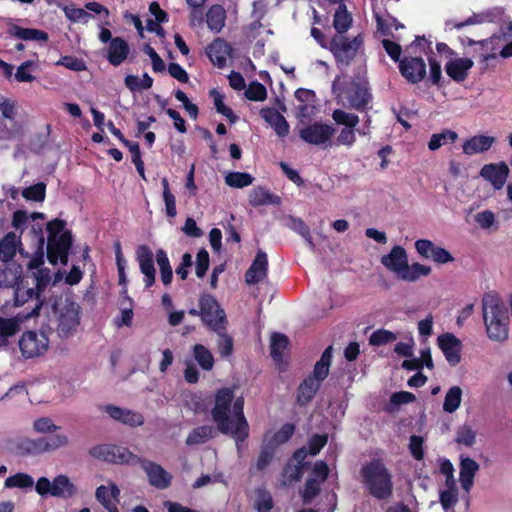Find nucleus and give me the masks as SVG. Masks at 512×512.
I'll list each match as a JSON object with an SVG mask.
<instances>
[{
    "mask_svg": "<svg viewBox=\"0 0 512 512\" xmlns=\"http://www.w3.org/2000/svg\"><path fill=\"white\" fill-rule=\"evenodd\" d=\"M244 399H234L232 388L223 387L216 391L211 416L219 432L232 435L237 444L249 436V425L244 415Z\"/></svg>",
    "mask_w": 512,
    "mask_h": 512,
    "instance_id": "obj_1",
    "label": "nucleus"
},
{
    "mask_svg": "<svg viewBox=\"0 0 512 512\" xmlns=\"http://www.w3.org/2000/svg\"><path fill=\"white\" fill-rule=\"evenodd\" d=\"M89 454L109 463L140 465L147 474L150 485L157 489H166L171 485L172 475L161 465L135 455L126 447L113 444L95 445L89 449Z\"/></svg>",
    "mask_w": 512,
    "mask_h": 512,
    "instance_id": "obj_2",
    "label": "nucleus"
},
{
    "mask_svg": "<svg viewBox=\"0 0 512 512\" xmlns=\"http://www.w3.org/2000/svg\"><path fill=\"white\" fill-rule=\"evenodd\" d=\"M361 483L369 494L378 500H387L393 494V480L390 470L381 458L365 462L359 471Z\"/></svg>",
    "mask_w": 512,
    "mask_h": 512,
    "instance_id": "obj_3",
    "label": "nucleus"
},
{
    "mask_svg": "<svg viewBox=\"0 0 512 512\" xmlns=\"http://www.w3.org/2000/svg\"><path fill=\"white\" fill-rule=\"evenodd\" d=\"M482 310L488 337L493 341H505L509 332V314L505 303L495 292H487L482 298Z\"/></svg>",
    "mask_w": 512,
    "mask_h": 512,
    "instance_id": "obj_4",
    "label": "nucleus"
},
{
    "mask_svg": "<svg viewBox=\"0 0 512 512\" xmlns=\"http://www.w3.org/2000/svg\"><path fill=\"white\" fill-rule=\"evenodd\" d=\"M52 314L55 331L60 339H68L77 332L81 320V307L71 296L53 297Z\"/></svg>",
    "mask_w": 512,
    "mask_h": 512,
    "instance_id": "obj_5",
    "label": "nucleus"
},
{
    "mask_svg": "<svg viewBox=\"0 0 512 512\" xmlns=\"http://www.w3.org/2000/svg\"><path fill=\"white\" fill-rule=\"evenodd\" d=\"M364 42L361 34L349 40L343 35H335L329 42V50L333 54L338 66H349L356 57L358 50Z\"/></svg>",
    "mask_w": 512,
    "mask_h": 512,
    "instance_id": "obj_6",
    "label": "nucleus"
},
{
    "mask_svg": "<svg viewBox=\"0 0 512 512\" xmlns=\"http://www.w3.org/2000/svg\"><path fill=\"white\" fill-rule=\"evenodd\" d=\"M199 308L202 310V322L212 331L219 332L226 329V314L214 296L204 293L199 299Z\"/></svg>",
    "mask_w": 512,
    "mask_h": 512,
    "instance_id": "obj_7",
    "label": "nucleus"
},
{
    "mask_svg": "<svg viewBox=\"0 0 512 512\" xmlns=\"http://www.w3.org/2000/svg\"><path fill=\"white\" fill-rule=\"evenodd\" d=\"M18 346L25 359H33L48 351L49 339L44 332L28 330L21 335Z\"/></svg>",
    "mask_w": 512,
    "mask_h": 512,
    "instance_id": "obj_8",
    "label": "nucleus"
},
{
    "mask_svg": "<svg viewBox=\"0 0 512 512\" xmlns=\"http://www.w3.org/2000/svg\"><path fill=\"white\" fill-rule=\"evenodd\" d=\"M73 244V235L66 230L57 238L47 237V259L51 265L68 264V257Z\"/></svg>",
    "mask_w": 512,
    "mask_h": 512,
    "instance_id": "obj_9",
    "label": "nucleus"
},
{
    "mask_svg": "<svg viewBox=\"0 0 512 512\" xmlns=\"http://www.w3.org/2000/svg\"><path fill=\"white\" fill-rule=\"evenodd\" d=\"M399 71L408 83L417 84L427 74L425 60L421 56L405 55L400 61Z\"/></svg>",
    "mask_w": 512,
    "mask_h": 512,
    "instance_id": "obj_10",
    "label": "nucleus"
},
{
    "mask_svg": "<svg viewBox=\"0 0 512 512\" xmlns=\"http://www.w3.org/2000/svg\"><path fill=\"white\" fill-rule=\"evenodd\" d=\"M333 126L321 122H314L300 130V138L308 144L321 145L328 142L333 136Z\"/></svg>",
    "mask_w": 512,
    "mask_h": 512,
    "instance_id": "obj_11",
    "label": "nucleus"
},
{
    "mask_svg": "<svg viewBox=\"0 0 512 512\" xmlns=\"http://www.w3.org/2000/svg\"><path fill=\"white\" fill-rule=\"evenodd\" d=\"M417 253L425 258H431L437 264H446L454 261V257L445 248L436 246L431 240L418 239L415 242Z\"/></svg>",
    "mask_w": 512,
    "mask_h": 512,
    "instance_id": "obj_12",
    "label": "nucleus"
},
{
    "mask_svg": "<svg viewBox=\"0 0 512 512\" xmlns=\"http://www.w3.org/2000/svg\"><path fill=\"white\" fill-rule=\"evenodd\" d=\"M136 260L141 273L144 275L145 287L150 288L155 283L156 275L154 255L151 248L145 244L139 245L136 248Z\"/></svg>",
    "mask_w": 512,
    "mask_h": 512,
    "instance_id": "obj_13",
    "label": "nucleus"
},
{
    "mask_svg": "<svg viewBox=\"0 0 512 512\" xmlns=\"http://www.w3.org/2000/svg\"><path fill=\"white\" fill-rule=\"evenodd\" d=\"M437 343L450 366L454 367L461 362L462 342L454 334L439 335Z\"/></svg>",
    "mask_w": 512,
    "mask_h": 512,
    "instance_id": "obj_14",
    "label": "nucleus"
},
{
    "mask_svg": "<svg viewBox=\"0 0 512 512\" xmlns=\"http://www.w3.org/2000/svg\"><path fill=\"white\" fill-rule=\"evenodd\" d=\"M24 278L21 264L9 262L0 266V288L15 291L24 282Z\"/></svg>",
    "mask_w": 512,
    "mask_h": 512,
    "instance_id": "obj_15",
    "label": "nucleus"
},
{
    "mask_svg": "<svg viewBox=\"0 0 512 512\" xmlns=\"http://www.w3.org/2000/svg\"><path fill=\"white\" fill-rule=\"evenodd\" d=\"M232 52V46L226 40L219 37L206 47V54L209 60L218 68L226 66L227 57H230Z\"/></svg>",
    "mask_w": 512,
    "mask_h": 512,
    "instance_id": "obj_16",
    "label": "nucleus"
},
{
    "mask_svg": "<svg viewBox=\"0 0 512 512\" xmlns=\"http://www.w3.org/2000/svg\"><path fill=\"white\" fill-rule=\"evenodd\" d=\"M508 175L509 168L505 162L485 164L480 170V176L489 181L496 190L503 188Z\"/></svg>",
    "mask_w": 512,
    "mask_h": 512,
    "instance_id": "obj_17",
    "label": "nucleus"
},
{
    "mask_svg": "<svg viewBox=\"0 0 512 512\" xmlns=\"http://www.w3.org/2000/svg\"><path fill=\"white\" fill-rule=\"evenodd\" d=\"M346 96L353 108L359 111L366 109L372 99L367 83L351 82L347 87Z\"/></svg>",
    "mask_w": 512,
    "mask_h": 512,
    "instance_id": "obj_18",
    "label": "nucleus"
},
{
    "mask_svg": "<svg viewBox=\"0 0 512 512\" xmlns=\"http://www.w3.org/2000/svg\"><path fill=\"white\" fill-rule=\"evenodd\" d=\"M17 252L23 255L21 236L15 232H7L0 239V261L3 263L14 262Z\"/></svg>",
    "mask_w": 512,
    "mask_h": 512,
    "instance_id": "obj_19",
    "label": "nucleus"
},
{
    "mask_svg": "<svg viewBox=\"0 0 512 512\" xmlns=\"http://www.w3.org/2000/svg\"><path fill=\"white\" fill-rule=\"evenodd\" d=\"M381 263L400 278L408 264L407 252L402 246L395 245L388 254L381 257Z\"/></svg>",
    "mask_w": 512,
    "mask_h": 512,
    "instance_id": "obj_20",
    "label": "nucleus"
},
{
    "mask_svg": "<svg viewBox=\"0 0 512 512\" xmlns=\"http://www.w3.org/2000/svg\"><path fill=\"white\" fill-rule=\"evenodd\" d=\"M130 54L129 43L122 37H114L106 48L105 58L114 67L120 66Z\"/></svg>",
    "mask_w": 512,
    "mask_h": 512,
    "instance_id": "obj_21",
    "label": "nucleus"
},
{
    "mask_svg": "<svg viewBox=\"0 0 512 512\" xmlns=\"http://www.w3.org/2000/svg\"><path fill=\"white\" fill-rule=\"evenodd\" d=\"M105 411L112 419L130 427H139L144 424V416L139 412L111 404L105 407Z\"/></svg>",
    "mask_w": 512,
    "mask_h": 512,
    "instance_id": "obj_22",
    "label": "nucleus"
},
{
    "mask_svg": "<svg viewBox=\"0 0 512 512\" xmlns=\"http://www.w3.org/2000/svg\"><path fill=\"white\" fill-rule=\"evenodd\" d=\"M268 273V258L267 254L263 251H258L252 264L245 272V281L247 284H258L267 278Z\"/></svg>",
    "mask_w": 512,
    "mask_h": 512,
    "instance_id": "obj_23",
    "label": "nucleus"
},
{
    "mask_svg": "<svg viewBox=\"0 0 512 512\" xmlns=\"http://www.w3.org/2000/svg\"><path fill=\"white\" fill-rule=\"evenodd\" d=\"M260 116L267 122L279 137H286L289 133V123L285 117L273 107H264L259 112Z\"/></svg>",
    "mask_w": 512,
    "mask_h": 512,
    "instance_id": "obj_24",
    "label": "nucleus"
},
{
    "mask_svg": "<svg viewBox=\"0 0 512 512\" xmlns=\"http://www.w3.org/2000/svg\"><path fill=\"white\" fill-rule=\"evenodd\" d=\"M474 62L470 58H456L445 64L446 74L455 82L461 83L468 78Z\"/></svg>",
    "mask_w": 512,
    "mask_h": 512,
    "instance_id": "obj_25",
    "label": "nucleus"
},
{
    "mask_svg": "<svg viewBox=\"0 0 512 512\" xmlns=\"http://www.w3.org/2000/svg\"><path fill=\"white\" fill-rule=\"evenodd\" d=\"M479 470V464L472 458L466 456L461 457L459 481L461 487L469 492L474 484V477Z\"/></svg>",
    "mask_w": 512,
    "mask_h": 512,
    "instance_id": "obj_26",
    "label": "nucleus"
},
{
    "mask_svg": "<svg viewBox=\"0 0 512 512\" xmlns=\"http://www.w3.org/2000/svg\"><path fill=\"white\" fill-rule=\"evenodd\" d=\"M321 383L314 377H306L297 387L296 402L299 406L308 405L320 389Z\"/></svg>",
    "mask_w": 512,
    "mask_h": 512,
    "instance_id": "obj_27",
    "label": "nucleus"
},
{
    "mask_svg": "<svg viewBox=\"0 0 512 512\" xmlns=\"http://www.w3.org/2000/svg\"><path fill=\"white\" fill-rule=\"evenodd\" d=\"M495 142V138L492 136L486 135H475L471 138L467 139L463 145V153L465 155H474L478 153H483L488 151L493 143Z\"/></svg>",
    "mask_w": 512,
    "mask_h": 512,
    "instance_id": "obj_28",
    "label": "nucleus"
},
{
    "mask_svg": "<svg viewBox=\"0 0 512 512\" xmlns=\"http://www.w3.org/2000/svg\"><path fill=\"white\" fill-rule=\"evenodd\" d=\"M30 233L33 234V237L36 240V249L34 252L33 257L28 262V269L34 270V269H41L40 267L44 264V246H45V238L43 234L42 227L37 225H33Z\"/></svg>",
    "mask_w": 512,
    "mask_h": 512,
    "instance_id": "obj_29",
    "label": "nucleus"
},
{
    "mask_svg": "<svg viewBox=\"0 0 512 512\" xmlns=\"http://www.w3.org/2000/svg\"><path fill=\"white\" fill-rule=\"evenodd\" d=\"M249 204L252 207L263 205H280L281 199L279 196L272 194L268 189L262 186L254 187L249 193Z\"/></svg>",
    "mask_w": 512,
    "mask_h": 512,
    "instance_id": "obj_30",
    "label": "nucleus"
},
{
    "mask_svg": "<svg viewBox=\"0 0 512 512\" xmlns=\"http://www.w3.org/2000/svg\"><path fill=\"white\" fill-rule=\"evenodd\" d=\"M226 11L220 4L212 5L206 13V23L213 33H219L225 26Z\"/></svg>",
    "mask_w": 512,
    "mask_h": 512,
    "instance_id": "obj_31",
    "label": "nucleus"
},
{
    "mask_svg": "<svg viewBox=\"0 0 512 512\" xmlns=\"http://www.w3.org/2000/svg\"><path fill=\"white\" fill-rule=\"evenodd\" d=\"M332 357L333 347L330 345L323 351L320 359L314 365L312 374L309 376L322 383L329 375Z\"/></svg>",
    "mask_w": 512,
    "mask_h": 512,
    "instance_id": "obj_32",
    "label": "nucleus"
},
{
    "mask_svg": "<svg viewBox=\"0 0 512 512\" xmlns=\"http://www.w3.org/2000/svg\"><path fill=\"white\" fill-rule=\"evenodd\" d=\"M21 330V323L17 318H6L0 322V348L10 345V338Z\"/></svg>",
    "mask_w": 512,
    "mask_h": 512,
    "instance_id": "obj_33",
    "label": "nucleus"
},
{
    "mask_svg": "<svg viewBox=\"0 0 512 512\" xmlns=\"http://www.w3.org/2000/svg\"><path fill=\"white\" fill-rule=\"evenodd\" d=\"M76 493L75 485L66 475H58L53 479L52 496L70 498Z\"/></svg>",
    "mask_w": 512,
    "mask_h": 512,
    "instance_id": "obj_34",
    "label": "nucleus"
},
{
    "mask_svg": "<svg viewBox=\"0 0 512 512\" xmlns=\"http://www.w3.org/2000/svg\"><path fill=\"white\" fill-rule=\"evenodd\" d=\"M289 338L279 332H274L270 339V356L275 362H281L283 359L284 351L288 349Z\"/></svg>",
    "mask_w": 512,
    "mask_h": 512,
    "instance_id": "obj_35",
    "label": "nucleus"
},
{
    "mask_svg": "<svg viewBox=\"0 0 512 512\" xmlns=\"http://www.w3.org/2000/svg\"><path fill=\"white\" fill-rule=\"evenodd\" d=\"M10 34L21 40H35L46 42L49 39L48 33L34 28H23L18 25H14L10 29Z\"/></svg>",
    "mask_w": 512,
    "mask_h": 512,
    "instance_id": "obj_36",
    "label": "nucleus"
},
{
    "mask_svg": "<svg viewBox=\"0 0 512 512\" xmlns=\"http://www.w3.org/2000/svg\"><path fill=\"white\" fill-rule=\"evenodd\" d=\"M215 436V429L209 425H202L194 428L186 438V445L193 446L206 443Z\"/></svg>",
    "mask_w": 512,
    "mask_h": 512,
    "instance_id": "obj_37",
    "label": "nucleus"
},
{
    "mask_svg": "<svg viewBox=\"0 0 512 512\" xmlns=\"http://www.w3.org/2000/svg\"><path fill=\"white\" fill-rule=\"evenodd\" d=\"M431 267L415 262L411 265L407 264L400 279L407 282H415L421 277H426L431 274Z\"/></svg>",
    "mask_w": 512,
    "mask_h": 512,
    "instance_id": "obj_38",
    "label": "nucleus"
},
{
    "mask_svg": "<svg viewBox=\"0 0 512 512\" xmlns=\"http://www.w3.org/2000/svg\"><path fill=\"white\" fill-rule=\"evenodd\" d=\"M458 139V134L450 129H444L440 133H434L431 135L428 142V149L436 151L443 145L448 143H454Z\"/></svg>",
    "mask_w": 512,
    "mask_h": 512,
    "instance_id": "obj_39",
    "label": "nucleus"
},
{
    "mask_svg": "<svg viewBox=\"0 0 512 512\" xmlns=\"http://www.w3.org/2000/svg\"><path fill=\"white\" fill-rule=\"evenodd\" d=\"M352 23V17L348 13L346 5L340 4L334 14L333 27L339 35L347 32Z\"/></svg>",
    "mask_w": 512,
    "mask_h": 512,
    "instance_id": "obj_40",
    "label": "nucleus"
},
{
    "mask_svg": "<svg viewBox=\"0 0 512 512\" xmlns=\"http://www.w3.org/2000/svg\"><path fill=\"white\" fill-rule=\"evenodd\" d=\"M156 262L160 269V276L163 284L165 286L171 284L173 271L167 253L163 249H158L156 251Z\"/></svg>",
    "mask_w": 512,
    "mask_h": 512,
    "instance_id": "obj_41",
    "label": "nucleus"
},
{
    "mask_svg": "<svg viewBox=\"0 0 512 512\" xmlns=\"http://www.w3.org/2000/svg\"><path fill=\"white\" fill-rule=\"evenodd\" d=\"M42 292H38L37 287L30 288L25 285V281L14 291V305L20 307L32 299H40Z\"/></svg>",
    "mask_w": 512,
    "mask_h": 512,
    "instance_id": "obj_42",
    "label": "nucleus"
},
{
    "mask_svg": "<svg viewBox=\"0 0 512 512\" xmlns=\"http://www.w3.org/2000/svg\"><path fill=\"white\" fill-rule=\"evenodd\" d=\"M295 429L296 427L293 423H285L272 435L269 440L266 439V442L273 445V447L277 449L278 446L288 442L292 438L295 433Z\"/></svg>",
    "mask_w": 512,
    "mask_h": 512,
    "instance_id": "obj_43",
    "label": "nucleus"
},
{
    "mask_svg": "<svg viewBox=\"0 0 512 512\" xmlns=\"http://www.w3.org/2000/svg\"><path fill=\"white\" fill-rule=\"evenodd\" d=\"M193 355L195 360L203 370L209 371L213 368V354L204 345L195 344L193 347Z\"/></svg>",
    "mask_w": 512,
    "mask_h": 512,
    "instance_id": "obj_44",
    "label": "nucleus"
},
{
    "mask_svg": "<svg viewBox=\"0 0 512 512\" xmlns=\"http://www.w3.org/2000/svg\"><path fill=\"white\" fill-rule=\"evenodd\" d=\"M120 495V490L115 483H111L110 487H106L101 485L97 487L95 492V497L99 503L104 507L107 504L109 505L113 499L118 501V496Z\"/></svg>",
    "mask_w": 512,
    "mask_h": 512,
    "instance_id": "obj_45",
    "label": "nucleus"
},
{
    "mask_svg": "<svg viewBox=\"0 0 512 512\" xmlns=\"http://www.w3.org/2000/svg\"><path fill=\"white\" fill-rule=\"evenodd\" d=\"M209 95L213 98L216 111L219 114L225 116L230 123H236L238 117L234 114L231 108L227 107L224 104V96L221 93H219L215 88L210 90Z\"/></svg>",
    "mask_w": 512,
    "mask_h": 512,
    "instance_id": "obj_46",
    "label": "nucleus"
},
{
    "mask_svg": "<svg viewBox=\"0 0 512 512\" xmlns=\"http://www.w3.org/2000/svg\"><path fill=\"white\" fill-rule=\"evenodd\" d=\"M462 401V390L459 386L451 387L444 398L443 410L447 413L455 412Z\"/></svg>",
    "mask_w": 512,
    "mask_h": 512,
    "instance_id": "obj_47",
    "label": "nucleus"
},
{
    "mask_svg": "<svg viewBox=\"0 0 512 512\" xmlns=\"http://www.w3.org/2000/svg\"><path fill=\"white\" fill-rule=\"evenodd\" d=\"M275 453H276V449L273 447V445L266 442V436H265L263 444L261 446V450L257 457L256 469L258 471H264L269 466V464L272 462V460L275 456Z\"/></svg>",
    "mask_w": 512,
    "mask_h": 512,
    "instance_id": "obj_48",
    "label": "nucleus"
},
{
    "mask_svg": "<svg viewBox=\"0 0 512 512\" xmlns=\"http://www.w3.org/2000/svg\"><path fill=\"white\" fill-rule=\"evenodd\" d=\"M254 177L247 172H229L225 176V183L232 188H244L251 185Z\"/></svg>",
    "mask_w": 512,
    "mask_h": 512,
    "instance_id": "obj_49",
    "label": "nucleus"
},
{
    "mask_svg": "<svg viewBox=\"0 0 512 512\" xmlns=\"http://www.w3.org/2000/svg\"><path fill=\"white\" fill-rule=\"evenodd\" d=\"M295 98L301 103L298 106L299 113L305 116L308 112L309 105L315 102L316 94L313 90L298 88L295 91Z\"/></svg>",
    "mask_w": 512,
    "mask_h": 512,
    "instance_id": "obj_50",
    "label": "nucleus"
},
{
    "mask_svg": "<svg viewBox=\"0 0 512 512\" xmlns=\"http://www.w3.org/2000/svg\"><path fill=\"white\" fill-rule=\"evenodd\" d=\"M321 492V483L316 478H308L304 489L301 491V497L304 504H310Z\"/></svg>",
    "mask_w": 512,
    "mask_h": 512,
    "instance_id": "obj_51",
    "label": "nucleus"
},
{
    "mask_svg": "<svg viewBox=\"0 0 512 512\" xmlns=\"http://www.w3.org/2000/svg\"><path fill=\"white\" fill-rule=\"evenodd\" d=\"M34 484L33 478L26 473H17L9 476L4 482L6 488H29Z\"/></svg>",
    "mask_w": 512,
    "mask_h": 512,
    "instance_id": "obj_52",
    "label": "nucleus"
},
{
    "mask_svg": "<svg viewBox=\"0 0 512 512\" xmlns=\"http://www.w3.org/2000/svg\"><path fill=\"white\" fill-rule=\"evenodd\" d=\"M289 227L303 237L311 248L315 247L310 228L301 218L290 217Z\"/></svg>",
    "mask_w": 512,
    "mask_h": 512,
    "instance_id": "obj_53",
    "label": "nucleus"
},
{
    "mask_svg": "<svg viewBox=\"0 0 512 512\" xmlns=\"http://www.w3.org/2000/svg\"><path fill=\"white\" fill-rule=\"evenodd\" d=\"M161 184L163 188V199L165 202L166 214L168 217L173 218L177 214L175 196L170 191L169 181L167 178H163Z\"/></svg>",
    "mask_w": 512,
    "mask_h": 512,
    "instance_id": "obj_54",
    "label": "nucleus"
},
{
    "mask_svg": "<svg viewBox=\"0 0 512 512\" xmlns=\"http://www.w3.org/2000/svg\"><path fill=\"white\" fill-rule=\"evenodd\" d=\"M22 196L29 201L42 202L46 196V184L38 182L29 186L22 191Z\"/></svg>",
    "mask_w": 512,
    "mask_h": 512,
    "instance_id": "obj_55",
    "label": "nucleus"
},
{
    "mask_svg": "<svg viewBox=\"0 0 512 512\" xmlns=\"http://www.w3.org/2000/svg\"><path fill=\"white\" fill-rule=\"evenodd\" d=\"M332 118L337 124L344 125L346 128H355L359 123V117L353 113H347L341 109H335Z\"/></svg>",
    "mask_w": 512,
    "mask_h": 512,
    "instance_id": "obj_56",
    "label": "nucleus"
},
{
    "mask_svg": "<svg viewBox=\"0 0 512 512\" xmlns=\"http://www.w3.org/2000/svg\"><path fill=\"white\" fill-rule=\"evenodd\" d=\"M374 18L376 20L377 30L382 35H385V36L389 35L391 33L390 28L392 25L394 26L395 30L404 28V25L402 23H400L395 17H393L390 14H388V18L391 23H387L386 20L378 13H374Z\"/></svg>",
    "mask_w": 512,
    "mask_h": 512,
    "instance_id": "obj_57",
    "label": "nucleus"
},
{
    "mask_svg": "<svg viewBox=\"0 0 512 512\" xmlns=\"http://www.w3.org/2000/svg\"><path fill=\"white\" fill-rule=\"evenodd\" d=\"M245 97L250 101H264L267 98L266 87L258 81H252L245 91Z\"/></svg>",
    "mask_w": 512,
    "mask_h": 512,
    "instance_id": "obj_58",
    "label": "nucleus"
},
{
    "mask_svg": "<svg viewBox=\"0 0 512 512\" xmlns=\"http://www.w3.org/2000/svg\"><path fill=\"white\" fill-rule=\"evenodd\" d=\"M114 250H115L116 265H117V269H118L119 285L126 286V284H127V278H126V274H125L126 260L122 253V247H121L120 241L115 242Z\"/></svg>",
    "mask_w": 512,
    "mask_h": 512,
    "instance_id": "obj_59",
    "label": "nucleus"
},
{
    "mask_svg": "<svg viewBox=\"0 0 512 512\" xmlns=\"http://www.w3.org/2000/svg\"><path fill=\"white\" fill-rule=\"evenodd\" d=\"M45 452L57 450L68 444V437L65 434H54L42 437Z\"/></svg>",
    "mask_w": 512,
    "mask_h": 512,
    "instance_id": "obj_60",
    "label": "nucleus"
},
{
    "mask_svg": "<svg viewBox=\"0 0 512 512\" xmlns=\"http://www.w3.org/2000/svg\"><path fill=\"white\" fill-rule=\"evenodd\" d=\"M455 441L466 447H472L476 442V433L471 427L463 425L457 430Z\"/></svg>",
    "mask_w": 512,
    "mask_h": 512,
    "instance_id": "obj_61",
    "label": "nucleus"
},
{
    "mask_svg": "<svg viewBox=\"0 0 512 512\" xmlns=\"http://www.w3.org/2000/svg\"><path fill=\"white\" fill-rule=\"evenodd\" d=\"M396 334L385 329H378L372 333L369 342L373 346H381L395 341Z\"/></svg>",
    "mask_w": 512,
    "mask_h": 512,
    "instance_id": "obj_62",
    "label": "nucleus"
},
{
    "mask_svg": "<svg viewBox=\"0 0 512 512\" xmlns=\"http://www.w3.org/2000/svg\"><path fill=\"white\" fill-rule=\"evenodd\" d=\"M19 448L28 454H41L45 452L42 437L37 439H25L20 443Z\"/></svg>",
    "mask_w": 512,
    "mask_h": 512,
    "instance_id": "obj_63",
    "label": "nucleus"
},
{
    "mask_svg": "<svg viewBox=\"0 0 512 512\" xmlns=\"http://www.w3.org/2000/svg\"><path fill=\"white\" fill-rule=\"evenodd\" d=\"M64 12L66 17L72 22H83L87 23L88 20L92 17L90 13L85 11L82 8H76L74 6H67L64 8Z\"/></svg>",
    "mask_w": 512,
    "mask_h": 512,
    "instance_id": "obj_64",
    "label": "nucleus"
}]
</instances>
